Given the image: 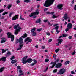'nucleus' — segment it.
I'll use <instances>...</instances> for the list:
<instances>
[{"label": "nucleus", "instance_id": "2f4dec72", "mask_svg": "<svg viewBox=\"0 0 76 76\" xmlns=\"http://www.w3.org/2000/svg\"><path fill=\"white\" fill-rule=\"evenodd\" d=\"M58 28H59V26H57L55 27V29L56 30H58Z\"/></svg>", "mask_w": 76, "mask_h": 76}, {"label": "nucleus", "instance_id": "3c124183", "mask_svg": "<svg viewBox=\"0 0 76 76\" xmlns=\"http://www.w3.org/2000/svg\"><path fill=\"white\" fill-rule=\"evenodd\" d=\"M68 38L69 39H71L72 38V37L71 36H70Z\"/></svg>", "mask_w": 76, "mask_h": 76}, {"label": "nucleus", "instance_id": "39448f33", "mask_svg": "<svg viewBox=\"0 0 76 76\" xmlns=\"http://www.w3.org/2000/svg\"><path fill=\"white\" fill-rule=\"evenodd\" d=\"M7 34L8 36V38H11V41L13 42L14 41L15 37L14 35L12 34L11 33L8 32L7 33Z\"/></svg>", "mask_w": 76, "mask_h": 76}, {"label": "nucleus", "instance_id": "1a4fd4ad", "mask_svg": "<svg viewBox=\"0 0 76 76\" xmlns=\"http://www.w3.org/2000/svg\"><path fill=\"white\" fill-rule=\"evenodd\" d=\"M25 42H26V41H28L31 42H32V40L31 39V38L28 37L26 39H25L24 40Z\"/></svg>", "mask_w": 76, "mask_h": 76}, {"label": "nucleus", "instance_id": "603ef678", "mask_svg": "<svg viewBox=\"0 0 76 76\" xmlns=\"http://www.w3.org/2000/svg\"><path fill=\"white\" fill-rule=\"evenodd\" d=\"M3 11H4V10H0V13H2L3 12Z\"/></svg>", "mask_w": 76, "mask_h": 76}, {"label": "nucleus", "instance_id": "a878e982", "mask_svg": "<svg viewBox=\"0 0 76 76\" xmlns=\"http://www.w3.org/2000/svg\"><path fill=\"white\" fill-rule=\"evenodd\" d=\"M1 50L2 54H3V53H6V50L4 49H2Z\"/></svg>", "mask_w": 76, "mask_h": 76}, {"label": "nucleus", "instance_id": "8fccbe9b", "mask_svg": "<svg viewBox=\"0 0 76 76\" xmlns=\"http://www.w3.org/2000/svg\"><path fill=\"white\" fill-rule=\"evenodd\" d=\"M44 22L45 23H46V22H47L48 21V20H43Z\"/></svg>", "mask_w": 76, "mask_h": 76}, {"label": "nucleus", "instance_id": "de8ad7c7", "mask_svg": "<svg viewBox=\"0 0 76 76\" xmlns=\"http://www.w3.org/2000/svg\"><path fill=\"white\" fill-rule=\"evenodd\" d=\"M67 37V35L66 34H63V37Z\"/></svg>", "mask_w": 76, "mask_h": 76}, {"label": "nucleus", "instance_id": "864d4df0", "mask_svg": "<svg viewBox=\"0 0 76 76\" xmlns=\"http://www.w3.org/2000/svg\"><path fill=\"white\" fill-rule=\"evenodd\" d=\"M47 10H48V8H45L44 9V12H45Z\"/></svg>", "mask_w": 76, "mask_h": 76}, {"label": "nucleus", "instance_id": "338daca9", "mask_svg": "<svg viewBox=\"0 0 76 76\" xmlns=\"http://www.w3.org/2000/svg\"><path fill=\"white\" fill-rule=\"evenodd\" d=\"M76 53V52L74 51L72 53V55H74Z\"/></svg>", "mask_w": 76, "mask_h": 76}, {"label": "nucleus", "instance_id": "a19ab883", "mask_svg": "<svg viewBox=\"0 0 76 76\" xmlns=\"http://www.w3.org/2000/svg\"><path fill=\"white\" fill-rule=\"evenodd\" d=\"M13 13H14V12H12V13H10V15H9V16H10V18L11 17L12 15V14H13Z\"/></svg>", "mask_w": 76, "mask_h": 76}, {"label": "nucleus", "instance_id": "4be33fe9", "mask_svg": "<svg viewBox=\"0 0 76 76\" xmlns=\"http://www.w3.org/2000/svg\"><path fill=\"white\" fill-rule=\"evenodd\" d=\"M27 37V34L25 33L23 35V36H21V37H22L23 38H26Z\"/></svg>", "mask_w": 76, "mask_h": 76}, {"label": "nucleus", "instance_id": "c85d7f7f", "mask_svg": "<svg viewBox=\"0 0 76 76\" xmlns=\"http://www.w3.org/2000/svg\"><path fill=\"white\" fill-rule=\"evenodd\" d=\"M7 56H10L11 55V53L9 51L7 53Z\"/></svg>", "mask_w": 76, "mask_h": 76}, {"label": "nucleus", "instance_id": "e2e57ef3", "mask_svg": "<svg viewBox=\"0 0 76 76\" xmlns=\"http://www.w3.org/2000/svg\"><path fill=\"white\" fill-rule=\"evenodd\" d=\"M19 73H22V71L21 70H20L19 71Z\"/></svg>", "mask_w": 76, "mask_h": 76}, {"label": "nucleus", "instance_id": "f257e3e1", "mask_svg": "<svg viewBox=\"0 0 76 76\" xmlns=\"http://www.w3.org/2000/svg\"><path fill=\"white\" fill-rule=\"evenodd\" d=\"M55 0H46L43 5L44 6L48 7L54 3Z\"/></svg>", "mask_w": 76, "mask_h": 76}, {"label": "nucleus", "instance_id": "f704fd0d", "mask_svg": "<svg viewBox=\"0 0 76 76\" xmlns=\"http://www.w3.org/2000/svg\"><path fill=\"white\" fill-rule=\"evenodd\" d=\"M42 30V28L38 29L37 30L38 32H40Z\"/></svg>", "mask_w": 76, "mask_h": 76}, {"label": "nucleus", "instance_id": "dca6fc26", "mask_svg": "<svg viewBox=\"0 0 76 76\" xmlns=\"http://www.w3.org/2000/svg\"><path fill=\"white\" fill-rule=\"evenodd\" d=\"M58 44H61V42H63V39H58Z\"/></svg>", "mask_w": 76, "mask_h": 76}, {"label": "nucleus", "instance_id": "f3484780", "mask_svg": "<svg viewBox=\"0 0 76 76\" xmlns=\"http://www.w3.org/2000/svg\"><path fill=\"white\" fill-rule=\"evenodd\" d=\"M41 22V20L40 18H39L35 22V23H40Z\"/></svg>", "mask_w": 76, "mask_h": 76}, {"label": "nucleus", "instance_id": "0eeeda50", "mask_svg": "<svg viewBox=\"0 0 76 76\" xmlns=\"http://www.w3.org/2000/svg\"><path fill=\"white\" fill-rule=\"evenodd\" d=\"M66 72V69L64 68H62L60 70L59 72L57 73V74H59L60 75H62L64 73Z\"/></svg>", "mask_w": 76, "mask_h": 76}, {"label": "nucleus", "instance_id": "ddd939ff", "mask_svg": "<svg viewBox=\"0 0 76 76\" xmlns=\"http://www.w3.org/2000/svg\"><path fill=\"white\" fill-rule=\"evenodd\" d=\"M18 15H15V16L12 17V20H16V19H18Z\"/></svg>", "mask_w": 76, "mask_h": 76}, {"label": "nucleus", "instance_id": "a18cd8bd", "mask_svg": "<svg viewBox=\"0 0 76 76\" xmlns=\"http://www.w3.org/2000/svg\"><path fill=\"white\" fill-rule=\"evenodd\" d=\"M46 34L47 35H48V36H50V33H49L48 32H46Z\"/></svg>", "mask_w": 76, "mask_h": 76}, {"label": "nucleus", "instance_id": "9b49d317", "mask_svg": "<svg viewBox=\"0 0 76 76\" xmlns=\"http://www.w3.org/2000/svg\"><path fill=\"white\" fill-rule=\"evenodd\" d=\"M73 26L71 23H68L67 25V27L69 29H72Z\"/></svg>", "mask_w": 76, "mask_h": 76}, {"label": "nucleus", "instance_id": "6ab92c4d", "mask_svg": "<svg viewBox=\"0 0 76 76\" xmlns=\"http://www.w3.org/2000/svg\"><path fill=\"white\" fill-rule=\"evenodd\" d=\"M67 17V14H65L63 18L65 20H66V18Z\"/></svg>", "mask_w": 76, "mask_h": 76}, {"label": "nucleus", "instance_id": "052dcab7", "mask_svg": "<svg viewBox=\"0 0 76 76\" xmlns=\"http://www.w3.org/2000/svg\"><path fill=\"white\" fill-rule=\"evenodd\" d=\"M23 75V73H22L21 74H19V76H21L22 75Z\"/></svg>", "mask_w": 76, "mask_h": 76}, {"label": "nucleus", "instance_id": "6e6552de", "mask_svg": "<svg viewBox=\"0 0 76 76\" xmlns=\"http://www.w3.org/2000/svg\"><path fill=\"white\" fill-rule=\"evenodd\" d=\"M61 66H62L61 63H58L56 65L55 67L57 68H60V67H61Z\"/></svg>", "mask_w": 76, "mask_h": 76}, {"label": "nucleus", "instance_id": "c9c22d12", "mask_svg": "<svg viewBox=\"0 0 76 76\" xmlns=\"http://www.w3.org/2000/svg\"><path fill=\"white\" fill-rule=\"evenodd\" d=\"M48 25L50 26H52V25H53L52 24H51V23L49 21L48 22Z\"/></svg>", "mask_w": 76, "mask_h": 76}, {"label": "nucleus", "instance_id": "423d86ee", "mask_svg": "<svg viewBox=\"0 0 76 76\" xmlns=\"http://www.w3.org/2000/svg\"><path fill=\"white\" fill-rule=\"evenodd\" d=\"M59 61V59H57L56 60V61L54 62H51L50 63V64H51V66H50V69H52L53 68H54V67H55V66H56V64H57V63H58Z\"/></svg>", "mask_w": 76, "mask_h": 76}, {"label": "nucleus", "instance_id": "774afa93", "mask_svg": "<svg viewBox=\"0 0 76 76\" xmlns=\"http://www.w3.org/2000/svg\"><path fill=\"white\" fill-rule=\"evenodd\" d=\"M54 13V12H52L50 13L51 15H53Z\"/></svg>", "mask_w": 76, "mask_h": 76}, {"label": "nucleus", "instance_id": "79ce46f5", "mask_svg": "<svg viewBox=\"0 0 76 76\" xmlns=\"http://www.w3.org/2000/svg\"><path fill=\"white\" fill-rule=\"evenodd\" d=\"M56 31L57 32V33H56L57 34H58V33H59L60 32V31H58V30H56Z\"/></svg>", "mask_w": 76, "mask_h": 76}, {"label": "nucleus", "instance_id": "49530a36", "mask_svg": "<svg viewBox=\"0 0 76 76\" xmlns=\"http://www.w3.org/2000/svg\"><path fill=\"white\" fill-rule=\"evenodd\" d=\"M45 62H46V63L48 62V61H49V59H46L45 60Z\"/></svg>", "mask_w": 76, "mask_h": 76}, {"label": "nucleus", "instance_id": "13d9d810", "mask_svg": "<svg viewBox=\"0 0 76 76\" xmlns=\"http://www.w3.org/2000/svg\"><path fill=\"white\" fill-rule=\"evenodd\" d=\"M16 3L17 4H18V3H20V1H19V0H18L17 1Z\"/></svg>", "mask_w": 76, "mask_h": 76}, {"label": "nucleus", "instance_id": "72a5a7b5", "mask_svg": "<svg viewBox=\"0 0 76 76\" xmlns=\"http://www.w3.org/2000/svg\"><path fill=\"white\" fill-rule=\"evenodd\" d=\"M20 19H21V20H25V19L22 17V15H21L20 16Z\"/></svg>", "mask_w": 76, "mask_h": 76}, {"label": "nucleus", "instance_id": "bb28decb", "mask_svg": "<svg viewBox=\"0 0 76 76\" xmlns=\"http://www.w3.org/2000/svg\"><path fill=\"white\" fill-rule=\"evenodd\" d=\"M31 1L30 0H25L24 1V2H26V3H29Z\"/></svg>", "mask_w": 76, "mask_h": 76}, {"label": "nucleus", "instance_id": "7c9ffc66", "mask_svg": "<svg viewBox=\"0 0 76 76\" xmlns=\"http://www.w3.org/2000/svg\"><path fill=\"white\" fill-rule=\"evenodd\" d=\"M57 18V16H56L55 15H53L52 16V18L53 19L54 18Z\"/></svg>", "mask_w": 76, "mask_h": 76}, {"label": "nucleus", "instance_id": "c756f323", "mask_svg": "<svg viewBox=\"0 0 76 76\" xmlns=\"http://www.w3.org/2000/svg\"><path fill=\"white\" fill-rule=\"evenodd\" d=\"M17 71H18V70L19 69H21V68H20V66H18L17 67Z\"/></svg>", "mask_w": 76, "mask_h": 76}, {"label": "nucleus", "instance_id": "6e6d98bb", "mask_svg": "<svg viewBox=\"0 0 76 76\" xmlns=\"http://www.w3.org/2000/svg\"><path fill=\"white\" fill-rule=\"evenodd\" d=\"M71 74H75V72H74V71H73L71 72Z\"/></svg>", "mask_w": 76, "mask_h": 76}, {"label": "nucleus", "instance_id": "9d476101", "mask_svg": "<svg viewBox=\"0 0 76 76\" xmlns=\"http://www.w3.org/2000/svg\"><path fill=\"white\" fill-rule=\"evenodd\" d=\"M57 7L58 8L59 10H63V4H60L57 6Z\"/></svg>", "mask_w": 76, "mask_h": 76}, {"label": "nucleus", "instance_id": "5fc2aeb1", "mask_svg": "<svg viewBox=\"0 0 76 76\" xmlns=\"http://www.w3.org/2000/svg\"><path fill=\"white\" fill-rule=\"evenodd\" d=\"M52 41V39H49L48 40L49 42H51Z\"/></svg>", "mask_w": 76, "mask_h": 76}, {"label": "nucleus", "instance_id": "bf43d9fd", "mask_svg": "<svg viewBox=\"0 0 76 76\" xmlns=\"http://www.w3.org/2000/svg\"><path fill=\"white\" fill-rule=\"evenodd\" d=\"M46 14H47L48 15H50V12H47L46 13Z\"/></svg>", "mask_w": 76, "mask_h": 76}, {"label": "nucleus", "instance_id": "7ed1b4c3", "mask_svg": "<svg viewBox=\"0 0 76 76\" xmlns=\"http://www.w3.org/2000/svg\"><path fill=\"white\" fill-rule=\"evenodd\" d=\"M27 58H28V56H26L25 57H24L22 59V60L23 61L22 62V63H23V64H26L27 63H30L33 61L32 59L31 58L28 59L27 60H26L27 59Z\"/></svg>", "mask_w": 76, "mask_h": 76}, {"label": "nucleus", "instance_id": "f8f14e48", "mask_svg": "<svg viewBox=\"0 0 76 76\" xmlns=\"http://www.w3.org/2000/svg\"><path fill=\"white\" fill-rule=\"evenodd\" d=\"M1 60H2V61H3V63H4L5 61H6V57H2L1 58H0V61H1Z\"/></svg>", "mask_w": 76, "mask_h": 76}, {"label": "nucleus", "instance_id": "4468645a", "mask_svg": "<svg viewBox=\"0 0 76 76\" xmlns=\"http://www.w3.org/2000/svg\"><path fill=\"white\" fill-rule=\"evenodd\" d=\"M1 39L2 40H1V44H3V43L5 42H6V39H5V38H2Z\"/></svg>", "mask_w": 76, "mask_h": 76}, {"label": "nucleus", "instance_id": "ea45409f", "mask_svg": "<svg viewBox=\"0 0 76 76\" xmlns=\"http://www.w3.org/2000/svg\"><path fill=\"white\" fill-rule=\"evenodd\" d=\"M48 67H47L45 69L44 71V72H45L46 71H47V70H48Z\"/></svg>", "mask_w": 76, "mask_h": 76}, {"label": "nucleus", "instance_id": "e433bc0d", "mask_svg": "<svg viewBox=\"0 0 76 76\" xmlns=\"http://www.w3.org/2000/svg\"><path fill=\"white\" fill-rule=\"evenodd\" d=\"M34 15V13H32L30 15H29L30 17H32L33 16V15Z\"/></svg>", "mask_w": 76, "mask_h": 76}, {"label": "nucleus", "instance_id": "20e7f679", "mask_svg": "<svg viewBox=\"0 0 76 76\" xmlns=\"http://www.w3.org/2000/svg\"><path fill=\"white\" fill-rule=\"evenodd\" d=\"M17 41H18V42L20 44L19 45V46H20V47L19 48L17 49V50L18 51V50H21L22 49V48L23 47V44H22L23 43V39L22 38L20 37L19 39H17Z\"/></svg>", "mask_w": 76, "mask_h": 76}, {"label": "nucleus", "instance_id": "412c9836", "mask_svg": "<svg viewBox=\"0 0 76 76\" xmlns=\"http://www.w3.org/2000/svg\"><path fill=\"white\" fill-rule=\"evenodd\" d=\"M69 63H70V61H66L64 65H67V64H69Z\"/></svg>", "mask_w": 76, "mask_h": 76}, {"label": "nucleus", "instance_id": "0e129e2a", "mask_svg": "<svg viewBox=\"0 0 76 76\" xmlns=\"http://www.w3.org/2000/svg\"><path fill=\"white\" fill-rule=\"evenodd\" d=\"M35 47L36 48H38V45H37L36 46H35Z\"/></svg>", "mask_w": 76, "mask_h": 76}, {"label": "nucleus", "instance_id": "69168bd1", "mask_svg": "<svg viewBox=\"0 0 76 76\" xmlns=\"http://www.w3.org/2000/svg\"><path fill=\"white\" fill-rule=\"evenodd\" d=\"M45 46H42V49H44L45 48Z\"/></svg>", "mask_w": 76, "mask_h": 76}, {"label": "nucleus", "instance_id": "4c0bfd02", "mask_svg": "<svg viewBox=\"0 0 76 76\" xmlns=\"http://www.w3.org/2000/svg\"><path fill=\"white\" fill-rule=\"evenodd\" d=\"M15 56H13L11 58H10V59L11 60H13V59H15Z\"/></svg>", "mask_w": 76, "mask_h": 76}, {"label": "nucleus", "instance_id": "cd10ccee", "mask_svg": "<svg viewBox=\"0 0 76 76\" xmlns=\"http://www.w3.org/2000/svg\"><path fill=\"white\" fill-rule=\"evenodd\" d=\"M12 7L11 5H8V6L7 7V8H8V9L10 8V7Z\"/></svg>", "mask_w": 76, "mask_h": 76}, {"label": "nucleus", "instance_id": "f03ea898", "mask_svg": "<svg viewBox=\"0 0 76 76\" xmlns=\"http://www.w3.org/2000/svg\"><path fill=\"white\" fill-rule=\"evenodd\" d=\"M14 29H16L15 31L14 34L15 35H17L18 34L19 32L20 31V29H22V28L20 27L19 24H17L15 25L13 27Z\"/></svg>", "mask_w": 76, "mask_h": 76}, {"label": "nucleus", "instance_id": "09e8293b", "mask_svg": "<svg viewBox=\"0 0 76 76\" xmlns=\"http://www.w3.org/2000/svg\"><path fill=\"white\" fill-rule=\"evenodd\" d=\"M35 64H35V63H32L30 65V66H34Z\"/></svg>", "mask_w": 76, "mask_h": 76}, {"label": "nucleus", "instance_id": "58836bf2", "mask_svg": "<svg viewBox=\"0 0 76 76\" xmlns=\"http://www.w3.org/2000/svg\"><path fill=\"white\" fill-rule=\"evenodd\" d=\"M33 61L34 63L35 64H36L37 63V60L35 59L33 60Z\"/></svg>", "mask_w": 76, "mask_h": 76}, {"label": "nucleus", "instance_id": "4d7b16f0", "mask_svg": "<svg viewBox=\"0 0 76 76\" xmlns=\"http://www.w3.org/2000/svg\"><path fill=\"white\" fill-rule=\"evenodd\" d=\"M75 7H74V10H76V5H75Z\"/></svg>", "mask_w": 76, "mask_h": 76}, {"label": "nucleus", "instance_id": "473e14b6", "mask_svg": "<svg viewBox=\"0 0 76 76\" xmlns=\"http://www.w3.org/2000/svg\"><path fill=\"white\" fill-rule=\"evenodd\" d=\"M8 13V12H5L4 13H3L2 15L3 16H4V15H6V14H7Z\"/></svg>", "mask_w": 76, "mask_h": 76}, {"label": "nucleus", "instance_id": "c03bdc74", "mask_svg": "<svg viewBox=\"0 0 76 76\" xmlns=\"http://www.w3.org/2000/svg\"><path fill=\"white\" fill-rule=\"evenodd\" d=\"M57 69H55L53 70V73H56V72H57Z\"/></svg>", "mask_w": 76, "mask_h": 76}, {"label": "nucleus", "instance_id": "37998d69", "mask_svg": "<svg viewBox=\"0 0 76 76\" xmlns=\"http://www.w3.org/2000/svg\"><path fill=\"white\" fill-rule=\"evenodd\" d=\"M69 29H69L68 28H66L65 30V31H66V32H67V31H68L69 30Z\"/></svg>", "mask_w": 76, "mask_h": 76}, {"label": "nucleus", "instance_id": "b1692460", "mask_svg": "<svg viewBox=\"0 0 76 76\" xmlns=\"http://www.w3.org/2000/svg\"><path fill=\"white\" fill-rule=\"evenodd\" d=\"M32 33V36H36V35H37V33L36 32H33Z\"/></svg>", "mask_w": 76, "mask_h": 76}, {"label": "nucleus", "instance_id": "2eb2a0df", "mask_svg": "<svg viewBox=\"0 0 76 76\" xmlns=\"http://www.w3.org/2000/svg\"><path fill=\"white\" fill-rule=\"evenodd\" d=\"M34 15H38L39 13V12L38 11V10H36V12H34L33 13Z\"/></svg>", "mask_w": 76, "mask_h": 76}, {"label": "nucleus", "instance_id": "680f3d73", "mask_svg": "<svg viewBox=\"0 0 76 76\" xmlns=\"http://www.w3.org/2000/svg\"><path fill=\"white\" fill-rule=\"evenodd\" d=\"M57 25H58V24H55L54 25H53V26H57Z\"/></svg>", "mask_w": 76, "mask_h": 76}, {"label": "nucleus", "instance_id": "5701e85b", "mask_svg": "<svg viewBox=\"0 0 76 76\" xmlns=\"http://www.w3.org/2000/svg\"><path fill=\"white\" fill-rule=\"evenodd\" d=\"M4 69V67H3L0 69V72L1 73L3 71V69Z\"/></svg>", "mask_w": 76, "mask_h": 76}, {"label": "nucleus", "instance_id": "aec40b11", "mask_svg": "<svg viewBox=\"0 0 76 76\" xmlns=\"http://www.w3.org/2000/svg\"><path fill=\"white\" fill-rule=\"evenodd\" d=\"M35 28H33L32 29H31V33H32L33 32H35Z\"/></svg>", "mask_w": 76, "mask_h": 76}, {"label": "nucleus", "instance_id": "a211bd4d", "mask_svg": "<svg viewBox=\"0 0 76 76\" xmlns=\"http://www.w3.org/2000/svg\"><path fill=\"white\" fill-rule=\"evenodd\" d=\"M17 62V60H14L11 61V63L12 64H13Z\"/></svg>", "mask_w": 76, "mask_h": 76}, {"label": "nucleus", "instance_id": "393cba45", "mask_svg": "<svg viewBox=\"0 0 76 76\" xmlns=\"http://www.w3.org/2000/svg\"><path fill=\"white\" fill-rule=\"evenodd\" d=\"M60 50V49L58 48L55 50V52L56 53H58V51H59Z\"/></svg>", "mask_w": 76, "mask_h": 76}]
</instances>
